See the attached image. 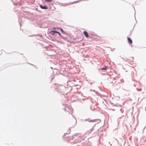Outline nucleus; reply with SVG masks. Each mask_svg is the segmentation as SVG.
Wrapping results in <instances>:
<instances>
[{
	"label": "nucleus",
	"instance_id": "nucleus-1",
	"mask_svg": "<svg viewBox=\"0 0 146 146\" xmlns=\"http://www.w3.org/2000/svg\"><path fill=\"white\" fill-rule=\"evenodd\" d=\"M84 33L85 36L86 37L88 38L89 37L88 34L87 32H86V31H84Z\"/></svg>",
	"mask_w": 146,
	"mask_h": 146
},
{
	"label": "nucleus",
	"instance_id": "nucleus-2",
	"mask_svg": "<svg viewBox=\"0 0 146 146\" xmlns=\"http://www.w3.org/2000/svg\"><path fill=\"white\" fill-rule=\"evenodd\" d=\"M40 7L42 9H48V7L46 6H42L41 5H40Z\"/></svg>",
	"mask_w": 146,
	"mask_h": 146
},
{
	"label": "nucleus",
	"instance_id": "nucleus-3",
	"mask_svg": "<svg viewBox=\"0 0 146 146\" xmlns=\"http://www.w3.org/2000/svg\"><path fill=\"white\" fill-rule=\"evenodd\" d=\"M127 39L128 40V42L131 44H132V40L129 37L127 38Z\"/></svg>",
	"mask_w": 146,
	"mask_h": 146
},
{
	"label": "nucleus",
	"instance_id": "nucleus-9",
	"mask_svg": "<svg viewBox=\"0 0 146 146\" xmlns=\"http://www.w3.org/2000/svg\"><path fill=\"white\" fill-rule=\"evenodd\" d=\"M61 31L62 33L63 32V31L62 29H61Z\"/></svg>",
	"mask_w": 146,
	"mask_h": 146
},
{
	"label": "nucleus",
	"instance_id": "nucleus-7",
	"mask_svg": "<svg viewBox=\"0 0 146 146\" xmlns=\"http://www.w3.org/2000/svg\"><path fill=\"white\" fill-rule=\"evenodd\" d=\"M79 2V1H75L72 3H78Z\"/></svg>",
	"mask_w": 146,
	"mask_h": 146
},
{
	"label": "nucleus",
	"instance_id": "nucleus-6",
	"mask_svg": "<svg viewBox=\"0 0 146 146\" xmlns=\"http://www.w3.org/2000/svg\"><path fill=\"white\" fill-rule=\"evenodd\" d=\"M44 1L47 2H52L53 0H44Z\"/></svg>",
	"mask_w": 146,
	"mask_h": 146
},
{
	"label": "nucleus",
	"instance_id": "nucleus-4",
	"mask_svg": "<svg viewBox=\"0 0 146 146\" xmlns=\"http://www.w3.org/2000/svg\"><path fill=\"white\" fill-rule=\"evenodd\" d=\"M56 31H51L50 32V33L52 35H54L56 33Z\"/></svg>",
	"mask_w": 146,
	"mask_h": 146
},
{
	"label": "nucleus",
	"instance_id": "nucleus-8",
	"mask_svg": "<svg viewBox=\"0 0 146 146\" xmlns=\"http://www.w3.org/2000/svg\"><path fill=\"white\" fill-rule=\"evenodd\" d=\"M56 33H58V34H59L60 35V36H61V34L60 33H59V32H58L57 31H56Z\"/></svg>",
	"mask_w": 146,
	"mask_h": 146
},
{
	"label": "nucleus",
	"instance_id": "nucleus-5",
	"mask_svg": "<svg viewBox=\"0 0 146 146\" xmlns=\"http://www.w3.org/2000/svg\"><path fill=\"white\" fill-rule=\"evenodd\" d=\"M101 70H106L107 69L106 66H105L104 68H101Z\"/></svg>",
	"mask_w": 146,
	"mask_h": 146
}]
</instances>
